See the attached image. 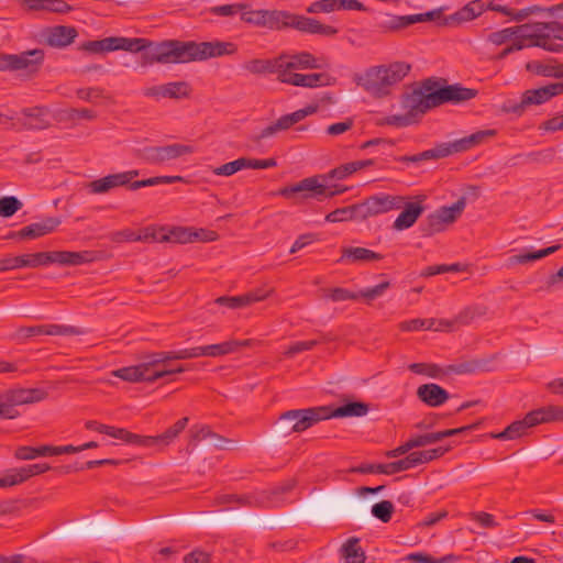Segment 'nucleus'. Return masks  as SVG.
<instances>
[{
    "label": "nucleus",
    "mask_w": 563,
    "mask_h": 563,
    "mask_svg": "<svg viewBox=\"0 0 563 563\" xmlns=\"http://www.w3.org/2000/svg\"><path fill=\"white\" fill-rule=\"evenodd\" d=\"M411 25L409 15H388V19L378 25L383 33L396 32Z\"/></svg>",
    "instance_id": "nucleus-47"
},
{
    "label": "nucleus",
    "mask_w": 563,
    "mask_h": 563,
    "mask_svg": "<svg viewBox=\"0 0 563 563\" xmlns=\"http://www.w3.org/2000/svg\"><path fill=\"white\" fill-rule=\"evenodd\" d=\"M349 220H360L357 203L335 209L334 211H332L325 216V221L331 222V223L349 221Z\"/></svg>",
    "instance_id": "nucleus-42"
},
{
    "label": "nucleus",
    "mask_w": 563,
    "mask_h": 563,
    "mask_svg": "<svg viewBox=\"0 0 563 563\" xmlns=\"http://www.w3.org/2000/svg\"><path fill=\"white\" fill-rule=\"evenodd\" d=\"M211 555L210 553L202 551L200 549H195L190 553L186 554L184 558V563H210Z\"/></svg>",
    "instance_id": "nucleus-64"
},
{
    "label": "nucleus",
    "mask_w": 563,
    "mask_h": 563,
    "mask_svg": "<svg viewBox=\"0 0 563 563\" xmlns=\"http://www.w3.org/2000/svg\"><path fill=\"white\" fill-rule=\"evenodd\" d=\"M188 423V418H181L174 426L168 428L165 432L159 435H139L132 433L123 428H117L114 433V439L124 441L126 443L135 444L144 448H155L157 450H163L167 445H169L178 434L186 428Z\"/></svg>",
    "instance_id": "nucleus-9"
},
{
    "label": "nucleus",
    "mask_w": 563,
    "mask_h": 563,
    "mask_svg": "<svg viewBox=\"0 0 563 563\" xmlns=\"http://www.w3.org/2000/svg\"><path fill=\"white\" fill-rule=\"evenodd\" d=\"M531 29V24H522L519 26L506 27L488 35V41L495 45H501L520 32Z\"/></svg>",
    "instance_id": "nucleus-40"
},
{
    "label": "nucleus",
    "mask_w": 563,
    "mask_h": 563,
    "mask_svg": "<svg viewBox=\"0 0 563 563\" xmlns=\"http://www.w3.org/2000/svg\"><path fill=\"white\" fill-rule=\"evenodd\" d=\"M473 147L474 145L472 144L470 136H465L453 142L438 144L433 148L427 150L416 155L401 156L398 158V161L405 163H419L428 159H439L448 157L454 153L468 151Z\"/></svg>",
    "instance_id": "nucleus-11"
},
{
    "label": "nucleus",
    "mask_w": 563,
    "mask_h": 563,
    "mask_svg": "<svg viewBox=\"0 0 563 563\" xmlns=\"http://www.w3.org/2000/svg\"><path fill=\"white\" fill-rule=\"evenodd\" d=\"M417 397L429 407H439L450 398V395L440 385L430 383L418 387Z\"/></svg>",
    "instance_id": "nucleus-24"
},
{
    "label": "nucleus",
    "mask_w": 563,
    "mask_h": 563,
    "mask_svg": "<svg viewBox=\"0 0 563 563\" xmlns=\"http://www.w3.org/2000/svg\"><path fill=\"white\" fill-rule=\"evenodd\" d=\"M97 256L92 251H52L37 252L22 255H7L0 258V273L18 268H36L48 264L62 266H79L96 261Z\"/></svg>",
    "instance_id": "nucleus-3"
},
{
    "label": "nucleus",
    "mask_w": 563,
    "mask_h": 563,
    "mask_svg": "<svg viewBox=\"0 0 563 563\" xmlns=\"http://www.w3.org/2000/svg\"><path fill=\"white\" fill-rule=\"evenodd\" d=\"M530 33H522L521 37L528 40V46L543 48L551 53H560L563 51V23L537 22L531 24Z\"/></svg>",
    "instance_id": "nucleus-7"
},
{
    "label": "nucleus",
    "mask_w": 563,
    "mask_h": 563,
    "mask_svg": "<svg viewBox=\"0 0 563 563\" xmlns=\"http://www.w3.org/2000/svg\"><path fill=\"white\" fill-rule=\"evenodd\" d=\"M243 68L253 75L277 74L282 68L280 56L272 59L254 58L243 64Z\"/></svg>",
    "instance_id": "nucleus-28"
},
{
    "label": "nucleus",
    "mask_w": 563,
    "mask_h": 563,
    "mask_svg": "<svg viewBox=\"0 0 563 563\" xmlns=\"http://www.w3.org/2000/svg\"><path fill=\"white\" fill-rule=\"evenodd\" d=\"M183 181H185L183 176H155L143 180H131L130 190H137L142 187L156 186L161 184H174Z\"/></svg>",
    "instance_id": "nucleus-44"
},
{
    "label": "nucleus",
    "mask_w": 563,
    "mask_h": 563,
    "mask_svg": "<svg viewBox=\"0 0 563 563\" xmlns=\"http://www.w3.org/2000/svg\"><path fill=\"white\" fill-rule=\"evenodd\" d=\"M192 88L187 81H172L164 85L152 86L143 89L145 97L154 98L156 100L166 99H187L190 97Z\"/></svg>",
    "instance_id": "nucleus-15"
},
{
    "label": "nucleus",
    "mask_w": 563,
    "mask_h": 563,
    "mask_svg": "<svg viewBox=\"0 0 563 563\" xmlns=\"http://www.w3.org/2000/svg\"><path fill=\"white\" fill-rule=\"evenodd\" d=\"M358 205V218L365 220L391 210H399L404 206V197L397 195H375Z\"/></svg>",
    "instance_id": "nucleus-12"
},
{
    "label": "nucleus",
    "mask_w": 563,
    "mask_h": 563,
    "mask_svg": "<svg viewBox=\"0 0 563 563\" xmlns=\"http://www.w3.org/2000/svg\"><path fill=\"white\" fill-rule=\"evenodd\" d=\"M216 302L221 306H225L230 309H238V308L249 306L247 297H245V295L234 296V297H225V296L219 297L216 300Z\"/></svg>",
    "instance_id": "nucleus-61"
},
{
    "label": "nucleus",
    "mask_w": 563,
    "mask_h": 563,
    "mask_svg": "<svg viewBox=\"0 0 563 563\" xmlns=\"http://www.w3.org/2000/svg\"><path fill=\"white\" fill-rule=\"evenodd\" d=\"M353 173H355L353 164L351 162L345 163L327 174L307 177L292 186L284 187L278 194L285 198H290L295 194H302V198H314L320 201L322 198H331L343 194L347 189L339 185L329 186L328 181L330 179L342 180Z\"/></svg>",
    "instance_id": "nucleus-4"
},
{
    "label": "nucleus",
    "mask_w": 563,
    "mask_h": 563,
    "mask_svg": "<svg viewBox=\"0 0 563 563\" xmlns=\"http://www.w3.org/2000/svg\"><path fill=\"white\" fill-rule=\"evenodd\" d=\"M290 27L309 34H320L324 36H334L338 29L332 25L320 23L318 20L303 15L291 14Z\"/></svg>",
    "instance_id": "nucleus-17"
},
{
    "label": "nucleus",
    "mask_w": 563,
    "mask_h": 563,
    "mask_svg": "<svg viewBox=\"0 0 563 563\" xmlns=\"http://www.w3.org/2000/svg\"><path fill=\"white\" fill-rule=\"evenodd\" d=\"M172 236L174 243H191V228L176 227L172 230Z\"/></svg>",
    "instance_id": "nucleus-63"
},
{
    "label": "nucleus",
    "mask_w": 563,
    "mask_h": 563,
    "mask_svg": "<svg viewBox=\"0 0 563 563\" xmlns=\"http://www.w3.org/2000/svg\"><path fill=\"white\" fill-rule=\"evenodd\" d=\"M526 69L537 76L563 79V63L554 58L530 60L526 64Z\"/></svg>",
    "instance_id": "nucleus-21"
},
{
    "label": "nucleus",
    "mask_w": 563,
    "mask_h": 563,
    "mask_svg": "<svg viewBox=\"0 0 563 563\" xmlns=\"http://www.w3.org/2000/svg\"><path fill=\"white\" fill-rule=\"evenodd\" d=\"M561 249L560 244L545 247L543 250L527 252L522 254L512 255L509 257V265L527 264L529 262L541 260L548 255L555 253Z\"/></svg>",
    "instance_id": "nucleus-35"
},
{
    "label": "nucleus",
    "mask_w": 563,
    "mask_h": 563,
    "mask_svg": "<svg viewBox=\"0 0 563 563\" xmlns=\"http://www.w3.org/2000/svg\"><path fill=\"white\" fill-rule=\"evenodd\" d=\"M60 223L62 220L58 217H47L38 222H33L24 227L25 238L26 240H36L48 235L55 232Z\"/></svg>",
    "instance_id": "nucleus-26"
},
{
    "label": "nucleus",
    "mask_w": 563,
    "mask_h": 563,
    "mask_svg": "<svg viewBox=\"0 0 563 563\" xmlns=\"http://www.w3.org/2000/svg\"><path fill=\"white\" fill-rule=\"evenodd\" d=\"M435 324V319H411L399 323L401 331H417L420 329L431 330Z\"/></svg>",
    "instance_id": "nucleus-54"
},
{
    "label": "nucleus",
    "mask_w": 563,
    "mask_h": 563,
    "mask_svg": "<svg viewBox=\"0 0 563 563\" xmlns=\"http://www.w3.org/2000/svg\"><path fill=\"white\" fill-rule=\"evenodd\" d=\"M394 509L395 508L391 501L382 500L372 507V515L379 519L382 522L387 523L391 519Z\"/></svg>",
    "instance_id": "nucleus-52"
},
{
    "label": "nucleus",
    "mask_w": 563,
    "mask_h": 563,
    "mask_svg": "<svg viewBox=\"0 0 563 563\" xmlns=\"http://www.w3.org/2000/svg\"><path fill=\"white\" fill-rule=\"evenodd\" d=\"M291 14L285 10L265 9L263 27L276 31L290 27Z\"/></svg>",
    "instance_id": "nucleus-30"
},
{
    "label": "nucleus",
    "mask_w": 563,
    "mask_h": 563,
    "mask_svg": "<svg viewBox=\"0 0 563 563\" xmlns=\"http://www.w3.org/2000/svg\"><path fill=\"white\" fill-rule=\"evenodd\" d=\"M242 169H244V161L243 157H240L235 161L212 168V173L217 176H231Z\"/></svg>",
    "instance_id": "nucleus-55"
},
{
    "label": "nucleus",
    "mask_w": 563,
    "mask_h": 563,
    "mask_svg": "<svg viewBox=\"0 0 563 563\" xmlns=\"http://www.w3.org/2000/svg\"><path fill=\"white\" fill-rule=\"evenodd\" d=\"M51 470V466L46 463H36L32 465L22 466L19 468L10 470L12 486L21 484L34 475L43 474Z\"/></svg>",
    "instance_id": "nucleus-31"
},
{
    "label": "nucleus",
    "mask_w": 563,
    "mask_h": 563,
    "mask_svg": "<svg viewBox=\"0 0 563 563\" xmlns=\"http://www.w3.org/2000/svg\"><path fill=\"white\" fill-rule=\"evenodd\" d=\"M488 308L484 305L474 303L462 309L455 317V322L460 325H468L474 320L487 314Z\"/></svg>",
    "instance_id": "nucleus-37"
},
{
    "label": "nucleus",
    "mask_w": 563,
    "mask_h": 563,
    "mask_svg": "<svg viewBox=\"0 0 563 563\" xmlns=\"http://www.w3.org/2000/svg\"><path fill=\"white\" fill-rule=\"evenodd\" d=\"M44 60V52L35 48L20 54H1L0 70H27L30 74L38 71Z\"/></svg>",
    "instance_id": "nucleus-10"
},
{
    "label": "nucleus",
    "mask_w": 563,
    "mask_h": 563,
    "mask_svg": "<svg viewBox=\"0 0 563 563\" xmlns=\"http://www.w3.org/2000/svg\"><path fill=\"white\" fill-rule=\"evenodd\" d=\"M335 0H318L307 8L308 13H330L335 11Z\"/></svg>",
    "instance_id": "nucleus-62"
},
{
    "label": "nucleus",
    "mask_w": 563,
    "mask_h": 563,
    "mask_svg": "<svg viewBox=\"0 0 563 563\" xmlns=\"http://www.w3.org/2000/svg\"><path fill=\"white\" fill-rule=\"evenodd\" d=\"M202 525H249L257 526L258 520L256 518L247 517L238 512H230L225 515H209L198 520Z\"/></svg>",
    "instance_id": "nucleus-25"
},
{
    "label": "nucleus",
    "mask_w": 563,
    "mask_h": 563,
    "mask_svg": "<svg viewBox=\"0 0 563 563\" xmlns=\"http://www.w3.org/2000/svg\"><path fill=\"white\" fill-rule=\"evenodd\" d=\"M76 95L79 99L93 102L97 99L104 97V90L102 88L92 87V88H79L76 90Z\"/></svg>",
    "instance_id": "nucleus-60"
},
{
    "label": "nucleus",
    "mask_w": 563,
    "mask_h": 563,
    "mask_svg": "<svg viewBox=\"0 0 563 563\" xmlns=\"http://www.w3.org/2000/svg\"><path fill=\"white\" fill-rule=\"evenodd\" d=\"M402 211L395 219L393 229L404 231L411 228L424 211V207L420 202H407L404 197Z\"/></svg>",
    "instance_id": "nucleus-20"
},
{
    "label": "nucleus",
    "mask_w": 563,
    "mask_h": 563,
    "mask_svg": "<svg viewBox=\"0 0 563 563\" xmlns=\"http://www.w3.org/2000/svg\"><path fill=\"white\" fill-rule=\"evenodd\" d=\"M23 203L14 196H4L0 199V217L10 218L21 210Z\"/></svg>",
    "instance_id": "nucleus-51"
},
{
    "label": "nucleus",
    "mask_w": 563,
    "mask_h": 563,
    "mask_svg": "<svg viewBox=\"0 0 563 563\" xmlns=\"http://www.w3.org/2000/svg\"><path fill=\"white\" fill-rule=\"evenodd\" d=\"M79 331L74 327L59 324H43L34 327H22L16 331L18 338H31L34 335H71L78 334Z\"/></svg>",
    "instance_id": "nucleus-18"
},
{
    "label": "nucleus",
    "mask_w": 563,
    "mask_h": 563,
    "mask_svg": "<svg viewBox=\"0 0 563 563\" xmlns=\"http://www.w3.org/2000/svg\"><path fill=\"white\" fill-rule=\"evenodd\" d=\"M244 9H247V3H232L213 7L210 12L220 16H232Z\"/></svg>",
    "instance_id": "nucleus-59"
},
{
    "label": "nucleus",
    "mask_w": 563,
    "mask_h": 563,
    "mask_svg": "<svg viewBox=\"0 0 563 563\" xmlns=\"http://www.w3.org/2000/svg\"><path fill=\"white\" fill-rule=\"evenodd\" d=\"M280 58L284 68L317 69L320 67L314 56L308 52L292 55L289 60H287V55H280Z\"/></svg>",
    "instance_id": "nucleus-32"
},
{
    "label": "nucleus",
    "mask_w": 563,
    "mask_h": 563,
    "mask_svg": "<svg viewBox=\"0 0 563 563\" xmlns=\"http://www.w3.org/2000/svg\"><path fill=\"white\" fill-rule=\"evenodd\" d=\"M477 95L475 89L449 85L440 87L434 79H426L421 87L402 97V108L411 117L424 114L429 110L446 102H461L473 99Z\"/></svg>",
    "instance_id": "nucleus-2"
},
{
    "label": "nucleus",
    "mask_w": 563,
    "mask_h": 563,
    "mask_svg": "<svg viewBox=\"0 0 563 563\" xmlns=\"http://www.w3.org/2000/svg\"><path fill=\"white\" fill-rule=\"evenodd\" d=\"M306 409H294V410H288L284 413L280 415L279 417V420H278V423H277V431L284 435H289L290 433H299V432H302V431H306L307 429H300V430H296V421H297V418L295 419L294 417H287L288 413H294V411H305Z\"/></svg>",
    "instance_id": "nucleus-49"
},
{
    "label": "nucleus",
    "mask_w": 563,
    "mask_h": 563,
    "mask_svg": "<svg viewBox=\"0 0 563 563\" xmlns=\"http://www.w3.org/2000/svg\"><path fill=\"white\" fill-rule=\"evenodd\" d=\"M19 2L26 5L31 11H46L59 14L73 11V7L64 0H19Z\"/></svg>",
    "instance_id": "nucleus-27"
},
{
    "label": "nucleus",
    "mask_w": 563,
    "mask_h": 563,
    "mask_svg": "<svg viewBox=\"0 0 563 563\" xmlns=\"http://www.w3.org/2000/svg\"><path fill=\"white\" fill-rule=\"evenodd\" d=\"M369 411V406L362 401H352L332 408L330 406L310 407L305 411H294L288 413L287 417L297 418L296 430L309 429L320 421L330 418H345V417H363Z\"/></svg>",
    "instance_id": "nucleus-6"
},
{
    "label": "nucleus",
    "mask_w": 563,
    "mask_h": 563,
    "mask_svg": "<svg viewBox=\"0 0 563 563\" xmlns=\"http://www.w3.org/2000/svg\"><path fill=\"white\" fill-rule=\"evenodd\" d=\"M78 32L74 26L56 25L47 30L45 42L51 47H66L77 37Z\"/></svg>",
    "instance_id": "nucleus-23"
},
{
    "label": "nucleus",
    "mask_w": 563,
    "mask_h": 563,
    "mask_svg": "<svg viewBox=\"0 0 563 563\" xmlns=\"http://www.w3.org/2000/svg\"><path fill=\"white\" fill-rule=\"evenodd\" d=\"M536 426L533 416L529 411L523 419L514 421L504 431L492 433L490 437L497 440H515L528 434V430Z\"/></svg>",
    "instance_id": "nucleus-22"
},
{
    "label": "nucleus",
    "mask_w": 563,
    "mask_h": 563,
    "mask_svg": "<svg viewBox=\"0 0 563 563\" xmlns=\"http://www.w3.org/2000/svg\"><path fill=\"white\" fill-rule=\"evenodd\" d=\"M14 456L18 460L29 461L37 456H53V445L44 444L36 448L33 446H19Z\"/></svg>",
    "instance_id": "nucleus-39"
},
{
    "label": "nucleus",
    "mask_w": 563,
    "mask_h": 563,
    "mask_svg": "<svg viewBox=\"0 0 563 563\" xmlns=\"http://www.w3.org/2000/svg\"><path fill=\"white\" fill-rule=\"evenodd\" d=\"M536 424L562 422L563 406L550 405L531 410Z\"/></svg>",
    "instance_id": "nucleus-33"
},
{
    "label": "nucleus",
    "mask_w": 563,
    "mask_h": 563,
    "mask_svg": "<svg viewBox=\"0 0 563 563\" xmlns=\"http://www.w3.org/2000/svg\"><path fill=\"white\" fill-rule=\"evenodd\" d=\"M294 125L288 114L280 117L277 121L271 123L264 128L257 136V140L267 139L274 136L280 131H286Z\"/></svg>",
    "instance_id": "nucleus-45"
},
{
    "label": "nucleus",
    "mask_w": 563,
    "mask_h": 563,
    "mask_svg": "<svg viewBox=\"0 0 563 563\" xmlns=\"http://www.w3.org/2000/svg\"><path fill=\"white\" fill-rule=\"evenodd\" d=\"M411 70L407 62H393L387 65H377L367 68L363 75L355 77L357 86L375 98L388 96L391 88L400 82Z\"/></svg>",
    "instance_id": "nucleus-5"
},
{
    "label": "nucleus",
    "mask_w": 563,
    "mask_h": 563,
    "mask_svg": "<svg viewBox=\"0 0 563 563\" xmlns=\"http://www.w3.org/2000/svg\"><path fill=\"white\" fill-rule=\"evenodd\" d=\"M325 297L332 301L357 300L358 294L350 291L349 289L336 287L325 290Z\"/></svg>",
    "instance_id": "nucleus-56"
},
{
    "label": "nucleus",
    "mask_w": 563,
    "mask_h": 563,
    "mask_svg": "<svg viewBox=\"0 0 563 563\" xmlns=\"http://www.w3.org/2000/svg\"><path fill=\"white\" fill-rule=\"evenodd\" d=\"M194 153V147L186 144L147 146L140 151V157L148 164L159 165Z\"/></svg>",
    "instance_id": "nucleus-13"
},
{
    "label": "nucleus",
    "mask_w": 563,
    "mask_h": 563,
    "mask_svg": "<svg viewBox=\"0 0 563 563\" xmlns=\"http://www.w3.org/2000/svg\"><path fill=\"white\" fill-rule=\"evenodd\" d=\"M265 9L254 10L247 4V9L241 10V20L247 24L263 27Z\"/></svg>",
    "instance_id": "nucleus-53"
},
{
    "label": "nucleus",
    "mask_w": 563,
    "mask_h": 563,
    "mask_svg": "<svg viewBox=\"0 0 563 563\" xmlns=\"http://www.w3.org/2000/svg\"><path fill=\"white\" fill-rule=\"evenodd\" d=\"M383 255L365 247H343L339 262L365 263L380 261Z\"/></svg>",
    "instance_id": "nucleus-29"
},
{
    "label": "nucleus",
    "mask_w": 563,
    "mask_h": 563,
    "mask_svg": "<svg viewBox=\"0 0 563 563\" xmlns=\"http://www.w3.org/2000/svg\"><path fill=\"white\" fill-rule=\"evenodd\" d=\"M111 374L114 377H118L129 383H140L145 380L146 365H142L141 363L134 366H126L114 369L112 371Z\"/></svg>",
    "instance_id": "nucleus-36"
},
{
    "label": "nucleus",
    "mask_w": 563,
    "mask_h": 563,
    "mask_svg": "<svg viewBox=\"0 0 563 563\" xmlns=\"http://www.w3.org/2000/svg\"><path fill=\"white\" fill-rule=\"evenodd\" d=\"M481 14V10H478V7L473 2L466 4L463 9L455 12L454 14L450 15L444 20V24H451V23H460L462 21H471L478 16Z\"/></svg>",
    "instance_id": "nucleus-46"
},
{
    "label": "nucleus",
    "mask_w": 563,
    "mask_h": 563,
    "mask_svg": "<svg viewBox=\"0 0 563 563\" xmlns=\"http://www.w3.org/2000/svg\"><path fill=\"white\" fill-rule=\"evenodd\" d=\"M390 287V283L388 280L382 282L378 285L366 288L358 294V298H364L367 302L380 297L388 288Z\"/></svg>",
    "instance_id": "nucleus-58"
},
{
    "label": "nucleus",
    "mask_w": 563,
    "mask_h": 563,
    "mask_svg": "<svg viewBox=\"0 0 563 563\" xmlns=\"http://www.w3.org/2000/svg\"><path fill=\"white\" fill-rule=\"evenodd\" d=\"M407 561L412 563H454L459 561L455 554H446L440 559H434L426 553H410L406 558Z\"/></svg>",
    "instance_id": "nucleus-50"
},
{
    "label": "nucleus",
    "mask_w": 563,
    "mask_h": 563,
    "mask_svg": "<svg viewBox=\"0 0 563 563\" xmlns=\"http://www.w3.org/2000/svg\"><path fill=\"white\" fill-rule=\"evenodd\" d=\"M291 69L292 68L282 67L279 70L278 80L292 86L308 88L320 87L327 84L324 81L327 76L323 74H298L292 73Z\"/></svg>",
    "instance_id": "nucleus-16"
},
{
    "label": "nucleus",
    "mask_w": 563,
    "mask_h": 563,
    "mask_svg": "<svg viewBox=\"0 0 563 563\" xmlns=\"http://www.w3.org/2000/svg\"><path fill=\"white\" fill-rule=\"evenodd\" d=\"M234 343H230V341H225L222 343L210 344L199 347V354L201 356H210L218 357L232 353V346Z\"/></svg>",
    "instance_id": "nucleus-48"
},
{
    "label": "nucleus",
    "mask_w": 563,
    "mask_h": 563,
    "mask_svg": "<svg viewBox=\"0 0 563 563\" xmlns=\"http://www.w3.org/2000/svg\"><path fill=\"white\" fill-rule=\"evenodd\" d=\"M466 206L465 197H461L457 201H455L452 206H444L434 211V213L446 222L448 225L454 223L462 214L463 210Z\"/></svg>",
    "instance_id": "nucleus-38"
},
{
    "label": "nucleus",
    "mask_w": 563,
    "mask_h": 563,
    "mask_svg": "<svg viewBox=\"0 0 563 563\" xmlns=\"http://www.w3.org/2000/svg\"><path fill=\"white\" fill-rule=\"evenodd\" d=\"M139 174L137 169L110 174L88 183L87 189L92 195H104L119 187H128L130 189L131 180L137 177Z\"/></svg>",
    "instance_id": "nucleus-14"
},
{
    "label": "nucleus",
    "mask_w": 563,
    "mask_h": 563,
    "mask_svg": "<svg viewBox=\"0 0 563 563\" xmlns=\"http://www.w3.org/2000/svg\"><path fill=\"white\" fill-rule=\"evenodd\" d=\"M523 102L530 106L542 104L555 96L563 95V82H552L538 89L526 90Z\"/></svg>",
    "instance_id": "nucleus-19"
},
{
    "label": "nucleus",
    "mask_w": 563,
    "mask_h": 563,
    "mask_svg": "<svg viewBox=\"0 0 563 563\" xmlns=\"http://www.w3.org/2000/svg\"><path fill=\"white\" fill-rule=\"evenodd\" d=\"M108 52L128 51L137 53L151 48L146 54L147 64H187L209 58L233 55L238 46L232 42L212 41L195 42L166 40L153 43L141 37L110 36L106 37Z\"/></svg>",
    "instance_id": "nucleus-1"
},
{
    "label": "nucleus",
    "mask_w": 563,
    "mask_h": 563,
    "mask_svg": "<svg viewBox=\"0 0 563 563\" xmlns=\"http://www.w3.org/2000/svg\"><path fill=\"white\" fill-rule=\"evenodd\" d=\"M322 341L321 340H309V341H299L295 342L284 352V355L286 357H292L294 355L298 353H302L305 351H310L317 345H319Z\"/></svg>",
    "instance_id": "nucleus-57"
},
{
    "label": "nucleus",
    "mask_w": 563,
    "mask_h": 563,
    "mask_svg": "<svg viewBox=\"0 0 563 563\" xmlns=\"http://www.w3.org/2000/svg\"><path fill=\"white\" fill-rule=\"evenodd\" d=\"M48 393L43 388H10L0 393V417L16 419L20 412L16 406L31 405L45 400Z\"/></svg>",
    "instance_id": "nucleus-8"
},
{
    "label": "nucleus",
    "mask_w": 563,
    "mask_h": 563,
    "mask_svg": "<svg viewBox=\"0 0 563 563\" xmlns=\"http://www.w3.org/2000/svg\"><path fill=\"white\" fill-rule=\"evenodd\" d=\"M342 551L345 563H364L365 561V553L358 545V539L356 538L349 539Z\"/></svg>",
    "instance_id": "nucleus-41"
},
{
    "label": "nucleus",
    "mask_w": 563,
    "mask_h": 563,
    "mask_svg": "<svg viewBox=\"0 0 563 563\" xmlns=\"http://www.w3.org/2000/svg\"><path fill=\"white\" fill-rule=\"evenodd\" d=\"M446 228V222H444L441 217L437 216L434 212L430 213L420 225L422 235L428 238L444 231Z\"/></svg>",
    "instance_id": "nucleus-43"
},
{
    "label": "nucleus",
    "mask_w": 563,
    "mask_h": 563,
    "mask_svg": "<svg viewBox=\"0 0 563 563\" xmlns=\"http://www.w3.org/2000/svg\"><path fill=\"white\" fill-rule=\"evenodd\" d=\"M25 120L22 122V126L27 130H41L48 125L45 119L46 110L44 108L35 107L31 109H24L22 111Z\"/></svg>",
    "instance_id": "nucleus-34"
}]
</instances>
